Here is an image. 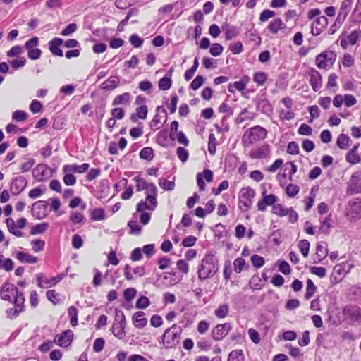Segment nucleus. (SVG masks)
I'll list each match as a JSON object with an SVG mask.
<instances>
[{"label": "nucleus", "mask_w": 361, "mask_h": 361, "mask_svg": "<svg viewBox=\"0 0 361 361\" xmlns=\"http://www.w3.org/2000/svg\"><path fill=\"white\" fill-rule=\"evenodd\" d=\"M120 79L117 75L109 77L100 85V88L104 90H112L119 85Z\"/></svg>", "instance_id": "bb28decb"}, {"label": "nucleus", "mask_w": 361, "mask_h": 361, "mask_svg": "<svg viewBox=\"0 0 361 361\" xmlns=\"http://www.w3.org/2000/svg\"><path fill=\"white\" fill-rule=\"evenodd\" d=\"M255 195V190L250 187L241 189L238 196L239 209L244 212L249 210L252 204Z\"/></svg>", "instance_id": "39448f33"}, {"label": "nucleus", "mask_w": 361, "mask_h": 361, "mask_svg": "<svg viewBox=\"0 0 361 361\" xmlns=\"http://www.w3.org/2000/svg\"><path fill=\"white\" fill-rule=\"evenodd\" d=\"M336 59V54L331 50H326L317 56L315 63L320 69L331 67Z\"/></svg>", "instance_id": "423d86ee"}, {"label": "nucleus", "mask_w": 361, "mask_h": 361, "mask_svg": "<svg viewBox=\"0 0 361 361\" xmlns=\"http://www.w3.org/2000/svg\"><path fill=\"white\" fill-rule=\"evenodd\" d=\"M267 80V75L264 72H256L253 75V80L258 85H263Z\"/></svg>", "instance_id": "5fc2aeb1"}, {"label": "nucleus", "mask_w": 361, "mask_h": 361, "mask_svg": "<svg viewBox=\"0 0 361 361\" xmlns=\"http://www.w3.org/2000/svg\"><path fill=\"white\" fill-rule=\"evenodd\" d=\"M327 25V18L324 16H319L316 18L312 25L311 32L313 35L317 36L322 32V30L326 27Z\"/></svg>", "instance_id": "4be33fe9"}, {"label": "nucleus", "mask_w": 361, "mask_h": 361, "mask_svg": "<svg viewBox=\"0 0 361 361\" xmlns=\"http://www.w3.org/2000/svg\"><path fill=\"white\" fill-rule=\"evenodd\" d=\"M66 170L68 171V172H73V173H83L86 172L90 165L89 164L84 163L81 165L78 164H66Z\"/></svg>", "instance_id": "f704fd0d"}, {"label": "nucleus", "mask_w": 361, "mask_h": 361, "mask_svg": "<svg viewBox=\"0 0 361 361\" xmlns=\"http://www.w3.org/2000/svg\"><path fill=\"white\" fill-rule=\"evenodd\" d=\"M267 136V130L261 126L257 125L247 129L242 138L243 146L247 147L261 140Z\"/></svg>", "instance_id": "7ed1b4c3"}, {"label": "nucleus", "mask_w": 361, "mask_h": 361, "mask_svg": "<svg viewBox=\"0 0 361 361\" xmlns=\"http://www.w3.org/2000/svg\"><path fill=\"white\" fill-rule=\"evenodd\" d=\"M37 286L40 288H48L56 286L52 282V278L47 279L44 277L42 274L37 275Z\"/></svg>", "instance_id": "4c0bfd02"}, {"label": "nucleus", "mask_w": 361, "mask_h": 361, "mask_svg": "<svg viewBox=\"0 0 361 361\" xmlns=\"http://www.w3.org/2000/svg\"><path fill=\"white\" fill-rule=\"evenodd\" d=\"M38 44V37H34L27 41L25 44V47L27 50V56L32 60H37L39 59L42 55V51L37 48Z\"/></svg>", "instance_id": "9b49d317"}, {"label": "nucleus", "mask_w": 361, "mask_h": 361, "mask_svg": "<svg viewBox=\"0 0 361 361\" xmlns=\"http://www.w3.org/2000/svg\"><path fill=\"white\" fill-rule=\"evenodd\" d=\"M353 4V0H343L341 4L337 16L345 20L351 10Z\"/></svg>", "instance_id": "7c9ffc66"}, {"label": "nucleus", "mask_w": 361, "mask_h": 361, "mask_svg": "<svg viewBox=\"0 0 361 361\" xmlns=\"http://www.w3.org/2000/svg\"><path fill=\"white\" fill-rule=\"evenodd\" d=\"M228 361H244V355L242 350H232L228 356Z\"/></svg>", "instance_id": "3c124183"}, {"label": "nucleus", "mask_w": 361, "mask_h": 361, "mask_svg": "<svg viewBox=\"0 0 361 361\" xmlns=\"http://www.w3.org/2000/svg\"><path fill=\"white\" fill-rule=\"evenodd\" d=\"M63 43V40L59 37H55L49 42V49L51 53L54 56H63V51L60 46Z\"/></svg>", "instance_id": "a878e982"}, {"label": "nucleus", "mask_w": 361, "mask_h": 361, "mask_svg": "<svg viewBox=\"0 0 361 361\" xmlns=\"http://www.w3.org/2000/svg\"><path fill=\"white\" fill-rule=\"evenodd\" d=\"M148 113V109L146 105H142L140 107L136 108L135 114H133L130 116V120L133 122L137 121L138 118L145 119Z\"/></svg>", "instance_id": "72a5a7b5"}, {"label": "nucleus", "mask_w": 361, "mask_h": 361, "mask_svg": "<svg viewBox=\"0 0 361 361\" xmlns=\"http://www.w3.org/2000/svg\"><path fill=\"white\" fill-rule=\"evenodd\" d=\"M150 305L149 298L146 296H141L136 302V307L138 309H145Z\"/></svg>", "instance_id": "774afa93"}, {"label": "nucleus", "mask_w": 361, "mask_h": 361, "mask_svg": "<svg viewBox=\"0 0 361 361\" xmlns=\"http://www.w3.org/2000/svg\"><path fill=\"white\" fill-rule=\"evenodd\" d=\"M350 138L345 134H340L336 140V145L341 149H346L349 146Z\"/></svg>", "instance_id": "ea45409f"}, {"label": "nucleus", "mask_w": 361, "mask_h": 361, "mask_svg": "<svg viewBox=\"0 0 361 361\" xmlns=\"http://www.w3.org/2000/svg\"><path fill=\"white\" fill-rule=\"evenodd\" d=\"M132 100V95L130 92H124L114 97L112 101L113 106L128 105Z\"/></svg>", "instance_id": "c756f323"}, {"label": "nucleus", "mask_w": 361, "mask_h": 361, "mask_svg": "<svg viewBox=\"0 0 361 361\" xmlns=\"http://www.w3.org/2000/svg\"><path fill=\"white\" fill-rule=\"evenodd\" d=\"M105 213L104 209L101 208L94 209L91 212L90 219L92 221H101L105 219Z\"/></svg>", "instance_id": "603ef678"}, {"label": "nucleus", "mask_w": 361, "mask_h": 361, "mask_svg": "<svg viewBox=\"0 0 361 361\" xmlns=\"http://www.w3.org/2000/svg\"><path fill=\"white\" fill-rule=\"evenodd\" d=\"M171 74L169 77L164 76L161 78L159 81L158 86L161 90H168L171 88L172 85V80L171 79Z\"/></svg>", "instance_id": "09e8293b"}, {"label": "nucleus", "mask_w": 361, "mask_h": 361, "mask_svg": "<svg viewBox=\"0 0 361 361\" xmlns=\"http://www.w3.org/2000/svg\"><path fill=\"white\" fill-rule=\"evenodd\" d=\"M361 37V30H353L350 34L347 32H343L338 38L340 41V45L343 49H346L348 45H355Z\"/></svg>", "instance_id": "0eeeda50"}, {"label": "nucleus", "mask_w": 361, "mask_h": 361, "mask_svg": "<svg viewBox=\"0 0 361 361\" xmlns=\"http://www.w3.org/2000/svg\"><path fill=\"white\" fill-rule=\"evenodd\" d=\"M132 320L135 326L138 329L144 328L147 323V319L145 317V314L142 311L136 312L133 314Z\"/></svg>", "instance_id": "cd10ccee"}, {"label": "nucleus", "mask_w": 361, "mask_h": 361, "mask_svg": "<svg viewBox=\"0 0 361 361\" xmlns=\"http://www.w3.org/2000/svg\"><path fill=\"white\" fill-rule=\"evenodd\" d=\"M128 226H129L130 229V233L135 234V235H139L141 232V226L138 224L137 221L135 220H130L128 223Z\"/></svg>", "instance_id": "0e129e2a"}, {"label": "nucleus", "mask_w": 361, "mask_h": 361, "mask_svg": "<svg viewBox=\"0 0 361 361\" xmlns=\"http://www.w3.org/2000/svg\"><path fill=\"white\" fill-rule=\"evenodd\" d=\"M78 309L74 306L69 307L68 310V314L70 317V323L72 326H75L78 324Z\"/></svg>", "instance_id": "8fccbe9b"}, {"label": "nucleus", "mask_w": 361, "mask_h": 361, "mask_svg": "<svg viewBox=\"0 0 361 361\" xmlns=\"http://www.w3.org/2000/svg\"><path fill=\"white\" fill-rule=\"evenodd\" d=\"M345 316L354 322H361V308L355 305H347L343 308Z\"/></svg>", "instance_id": "a211bd4d"}, {"label": "nucleus", "mask_w": 361, "mask_h": 361, "mask_svg": "<svg viewBox=\"0 0 361 361\" xmlns=\"http://www.w3.org/2000/svg\"><path fill=\"white\" fill-rule=\"evenodd\" d=\"M317 290V286L314 284L313 281L308 279L307 281L306 291L305 298L306 300L310 299Z\"/></svg>", "instance_id": "a18cd8bd"}, {"label": "nucleus", "mask_w": 361, "mask_h": 361, "mask_svg": "<svg viewBox=\"0 0 361 361\" xmlns=\"http://www.w3.org/2000/svg\"><path fill=\"white\" fill-rule=\"evenodd\" d=\"M286 28V25L283 23L282 20L280 18H277L271 20L269 25L267 26V29L272 34H277L279 30H284Z\"/></svg>", "instance_id": "2f4dec72"}, {"label": "nucleus", "mask_w": 361, "mask_h": 361, "mask_svg": "<svg viewBox=\"0 0 361 361\" xmlns=\"http://www.w3.org/2000/svg\"><path fill=\"white\" fill-rule=\"evenodd\" d=\"M66 165H64L62 169V171L63 173V181L64 184L68 186L74 185L76 183V178L73 174V172H68L66 170Z\"/></svg>", "instance_id": "c9c22d12"}, {"label": "nucleus", "mask_w": 361, "mask_h": 361, "mask_svg": "<svg viewBox=\"0 0 361 361\" xmlns=\"http://www.w3.org/2000/svg\"><path fill=\"white\" fill-rule=\"evenodd\" d=\"M353 265L348 261L343 262L334 266L333 269V275H338L341 280L343 276L350 272Z\"/></svg>", "instance_id": "5701e85b"}, {"label": "nucleus", "mask_w": 361, "mask_h": 361, "mask_svg": "<svg viewBox=\"0 0 361 361\" xmlns=\"http://www.w3.org/2000/svg\"><path fill=\"white\" fill-rule=\"evenodd\" d=\"M229 313V305L228 304H222L214 310V315L219 319L225 318Z\"/></svg>", "instance_id": "a19ab883"}, {"label": "nucleus", "mask_w": 361, "mask_h": 361, "mask_svg": "<svg viewBox=\"0 0 361 361\" xmlns=\"http://www.w3.org/2000/svg\"><path fill=\"white\" fill-rule=\"evenodd\" d=\"M246 265L245 260L241 257L236 258L233 262V269L236 273H240Z\"/></svg>", "instance_id": "13d9d810"}, {"label": "nucleus", "mask_w": 361, "mask_h": 361, "mask_svg": "<svg viewBox=\"0 0 361 361\" xmlns=\"http://www.w3.org/2000/svg\"><path fill=\"white\" fill-rule=\"evenodd\" d=\"M353 217L361 218V199L355 198L348 202Z\"/></svg>", "instance_id": "c85d7f7f"}, {"label": "nucleus", "mask_w": 361, "mask_h": 361, "mask_svg": "<svg viewBox=\"0 0 361 361\" xmlns=\"http://www.w3.org/2000/svg\"><path fill=\"white\" fill-rule=\"evenodd\" d=\"M136 183L137 191L145 190V200L140 201L136 206L137 212H142L146 209L154 211L157 207V188L154 183H148L144 178L137 176L133 178Z\"/></svg>", "instance_id": "f257e3e1"}, {"label": "nucleus", "mask_w": 361, "mask_h": 361, "mask_svg": "<svg viewBox=\"0 0 361 361\" xmlns=\"http://www.w3.org/2000/svg\"><path fill=\"white\" fill-rule=\"evenodd\" d=\"M126 324L113 323L111 331L113 334L118 338L122 339L126 336L125 332Z\"/></svg>", "instance_id": "58836bf2"}, {"label": "nucleus", "mask_w": 361, "mask_h": 361, "mask_svg": "<svg viewBox=\"0 0 361 361\" xmlns=\"http://www.w3.org/2000/svg\"><path fill=\"white\" fill-rule=\"evenodd\" d=\"M168 133L166 130H161L157 135V142L163 147L167 145Z\"/></svg>", "instance_id": "052dcab7"}, {"label": "nucleus", "mask_w": 361, "mask_h": 361, "mask_svg": "<svg viewBox=\"0 0 361 361\" xmlns=\"http://www.w3.org/2000/svg\"><path fill=\"white\" fill-rule=\"evenodd\" d=\"M251 262L253 267L259 269L264 264L265 260L262 256L254 255L251 257Z\"/></svg>", "instance_id": "338daca9"}, {"label": "nucleus", "mask_w": 361, "mask_h": 361, "mask_svg": "<svg viewBox=\"0 0 361 361\" xmlns=\"http://www.w3.org/2000/svg\"><path fill=\"white\" fill-rule=\"evenodd\" d=\"M129 42L135 48H139L142 46L144 40L137 34H133L129 37Z\"/></svg>", "instance_id": "4d7b16f0"}, {"label": "nucleus", "mask_w": 361, "mask_h": 361, "mask_svg": "<svg viewBox=\"0 0 361 361\" xmlns=\"http://www.w3.org/2000/svg\"><path fill=\"white\" fill-rule=\"evenodd\" d=\"M27 183V180L23 176L13 178L11 185L13 193L19 194L25 188Z\"/></svg>", "instance_id": "b1692460"}, {"label": "nucleus", "mask_w": 361, "mask_h": 361, "mask_svg": "<svg viewBox=\"0 0 361 361\" xmlns=\"http://www.w3.org/2000/svg\"><path fill=\"white\" fill-rule=\"evenodd\" d=\"M182 330L177 324L165 330L161 336L162 345L166 348H172L176 346L180 341Z\"/></svg>", "instance_id": "20e7f679"}, {"label": "nucleus", "mask_w": 361, "mask_h": 361, "mask_svg": "<svg viewBox=\"0 0 361 361\" xmlns=\"http://www.w3.org/2000/svg\"><path fill=\"white\" fill-rule=\"evenodd\" d=\"M218 264L214 255L206 254L198 269V278L201 281L212 277L218 271Z\"/></svg>", "instance_id": "f03ea898"}, {"label": "nucleus", "mask_w": 361, "mask_h": 361, "mask_svg": "<svg viewBox=\"0 0 361 361\" xmlns=\"http://www.w3.org/2000/svg\"><path fill=\"white\" fill-rule=\"evenodd\" d=\"M13 269V262L10 258H5L4 255H0V269L6 271H11Z\"/></svg>", "instance_id": "79ce46f5"}, {"label": "nucleus", "mask_w": 361, "mask_h": 361, "mask_svg": "<svg viewBox=\"0 0 361 361\" xmlns=\"http://www.w3.org/2000/svg\"><path fill=\"white\" fill-rule=\"evenodd\" d=\"M345 159L350 164H357L361 161L358 152H348L345 155Z\"/></svg>", "instance_id": "864d4df0"}, {"label": "nucleus", "mask_w": 361, "mask_h": 361, "mask_svg": "<svg viewBox=\"0 0 361 361\" xmlns=\"http://www.w3.org/2000/svg\"><path fill=\"white\" fill-rule=\"evenodd\" d=\"M221 30L225 33L226 39L231 40L240 35V29L238 27L224 23L221 25Z\"/></svg>", "instance_id": "412c9836"}, {"label": "nucleus", "mask_w": 361, "mask_h": 361, "mask_svg": "<svg viewBox=\"0 0 361 361\" xmlns=\"http://www.w3.org/2000/svg\"><path fill=\"white\" fill-rule=\"evenodd\" d=\"M271 149L268 144H263L250 150L249 156L252 159H266L271 157Z\"/></svg>", "instance_id": "1a4fd4ad"}, {"label": "nucleus", "mask_w": 361, "mask_h": 361, "mask_svg": "<svg viewBox=\"0 0 361 361\" xmlns=\"http://www.w3.org/2000/svg\"><path fill=\"white\" fill-rule=\"evenodd\" d=\"M348 192L350 194L361 193V171L353 173L348 186Z\"/></svg>", "instance_id": "2eb2a0df"}, {"label": "nucleus", "mask_w": 361, "mask_h": 361, "mask_svg": "<svg viewBox=\"0 0 361 361\" xmlns=\"http://www.w3.org/2000/svg\"><path fill=\"white\" fill-rule=\"evenodd\" d=\"M344 21H345L344 19L341 18V17L337 16L334 23L329 29L328 33L329 35H334L341 27V26L342 25V24Z\"/></svg>", "instance_id": "680f3d73"}, {"label": "nucleus", "mask_w": 361, "mask_h": 361, "mask_svg": "<svg viewBox=\"0 0 361 361\" xmlns=\"http://www.w3.org/2000/svg\"><path fill=\"white\" fill-rule=\"evenodd\" d=\"M19 292L18 288L13 283L6 281L1 288L0 296L4 300L12 302L13 297Z\"/></svg>", "instance_id": "9d476101"}, {"label": "nucleus", "mask_w": 361, "mask_h": 361, "mask_svg": "<svg viewBox=\"0 0 361 361\" xmlns=\"http://www.w3.org/2000/svg\"><path fill=\"white\" fill-rule=\"evenodd\" d=\"M159 186L163 188L164 190L171 191L173 190L175 188V183L172 180H168L164 178H160L159 180Z\"/></svg>", "instance_id": "6e6d98bb"}, {"label": "nucleus", "mask_w": 361, "mask_h": 361, "mask_svg": "<svg viewBox=\"0 0 361 361\" xmlns=\"http://www.w3.org/2000/svg\"><path fill=\"white\" fill-rule=\"evenodd\" d=\"M73 338V332L71 330H66L57 336L54 342L61 347H68L71 345Z\"/></svg>", "instance_id": "6ab92c4d"}, {"label": "nucleus", "mask_w": 361, "mask_h": 361, "mask_svg": "<svg viewBox=\"0 0 361 361\" xmlns=\"http://www.w3.org/2000/svg\"><path fill=\"white\" fill-rule=\"evenodd\" d=\"M140 157L142 159L150 161L154 158V151L152 147H145L140 152Z\"/></svg>", "instance_id": "49530a36"}, {"label": "nucleus", "mask_w": 361, "mask_h": 361, "mask_svg": "<svg viewBox=\"0 0 361 361\" xmlns=\"http://www.w3.org/2000/svg\"><path fill=\"white\" fill-rule=\"evenodd\" d=\"M310 247V243L307 240H302L299 242L298 247L304 257H307L308 256Z\"/></svg>", "instance_id": "bf43d9fd"}, {"label": "nucleus", "mask_w": 361, "mask_h": 361, "mask_svg": "<svg viewBox=\"0 0 361 361\" xmlns=\"http://www.w3.org/2000/svg\"><path fill=\"white\" fill-rule=\"evenodd\" d=\"M27 224V220L24 217H21L18 219L16 222L9 217L6 220V224L8 231L16 237H23V233L20 231L25 228Z\"/></svg>", "instance_id": "6e6552de"}, {"label": "nucleus", "mask_w": 361, "mask_h": 361, "mask_svg": "<svg viewBox=\"0 0 361 361\" xmlns=\"http://www.w3.org/2000/svg\"><path fill=\"white\" fill-rule=\"evenodd\" d=\"M32 176L37 181H44L51 176V169L46 164H38L32 170Z\"/></svg>", "instance_id": "f8f14e48"}, {"label": "nucleus", "mask_w": 361, "mask_h": 361, "mask_svg": "<svg viewBox=\"0 0 361 361\" xmlns=\"http://www.w3.org/2000/svg\"><path fill=\"white\" fill-rule=\"evenodd\" d=\"M271 212L278 216L282 217L287 216L288 213V209L284 207L281 204H276L275 205H273Z\"/></svg>", "instance_id": "de8ad7c7"}, {"label": "nucleus", "mask_w": 361, "mask_h": 361, "mask_svg": "<svg viewBox=\"0 0 361 361\" xmlns=\"http://www.w3.org/2000/svg\"><path fill=\"white\" fill-rule=\"evenodd\" d=\"M309 82L314 92L319 91L322 87V77L320 73L314 68L308 71Z\"/></svg>", "instance_id": "dca6fc26"}, {"label": "nucleus", "mask_w": 361, "mask_h": 361, "mask_svg": "<svg viewBox=\"0 0 361 361\" xmlns=\"http://www.w3.org/2000/svg\"><path fill=\"white\" fill-rule=\"evenodd\" d=\"M331 215L329 214L326 217L320 219V230L322 233H328L331 227Z\"/></svg>", "instance_id": "c03bdc74"}, {"label": "nucleus", "mask_w": 361, "mask_h": 361, "mask_svg": "<svg viewBox=\"0 0 361 361\" xmlns=\"http://www.w3.org/2000/svg\"><path fill=\"white\" fill-rule=\"evenodd\" d=\"M250 81V78L248 75H243L240 80L235 81L233 83H230L228 85V90L231 93H234L235 90L239 92L243 91L247 85Z\"/></svg>", "instance_id": "aec40b11"}, {"label": "nucleus", "mask_w": 361, "mask_h": 361, "mask_svg": "<svg viewBox=\"0 0 361 361\" xmlns=\"http://www.w3.org/2000/svg\"><path fill=\"white\" fill-rule=\"evenodd\" d=\"M16 258L23 263L35 264L37 262V257L28 252L19 251L16 254Z\"/></svg>", "instance_id": "473e14b6"}, {"label": "nucleus", "mask_w": 361, "mask_h": 361, "mask_svg": "<svg viewBox=\"0 0 361 361\" xmlns=\"http://www.w3.org/2000/svg\"><path fill=\"white\" fill-rule=\"evenodd\" d=\"M32 214L37 219H42L49 214L48 204L45 201H37L32 207Z\"/></svg>", "instance_id": "ddd939ff"}, {"label": "nucleus", "mask_w": 361, "mask_h": 361, "mask_svg": "<svg viewBox=\"0 0 361 361\" xmlns=\"http://www.w3.org/2000/svg\"><path fill=\"white\" fill-rule=\"evenodd\" d=\"M328 255L327 243L326 242H320L317 244L316 248L314 263H318L324 259Z\"/></svg>", "instance_id": "393cba45"}, {"label": "nucleus", "mask_w": 361, "mask_h": 361, "mask_svg": "<svg viewBox=\"0 0 361 361\" xmlns=\"http://www.w3.org/2000/svg\"><path fill=\"white\" fill-rule=\"evenodd\" d=\"M262 200H259L257 204V209L259 211L264 212L266 210L267 206H272L276 204L278 197L273 194L267 195L266 190L262 192Z\"/></svg>", "instance_id": "f3484780"}, {"label": "nucleus", "mask_w": 361, "mask_h": 361, "mask_svg": "<svg viewBox=\"0 0 361 361\" xmlns=\"http://www.w3.org/2000/svg\"><path fill=\"white\" fill-rule=\"evenodd\" d=\"M49 226L47 222L37 224L31 228L30 234L37 235L43 233L49 228Z\"/></svg>", "instance_id": "37998d69"}, {"label": "nucleus", "mask_w": 361, "mask_h": 361, "mask_svg": "<svg viewBox=\"0 0 361 361\" xmlns=\"http://www.w3.org/2000/svg\"><path fill=\"white\" fill-rule=\"evenodd\" d=\"M231 329L232 326L230 323L217 324L212 329V337L215 341H221L227 336Z\"/></svg>", "instance_id": "4468645a"}, {"label": "nucleus", "mask_w": 361, "mask_h": 361, "mask_svg": "<svg viewBox=\"0 0 361 361\" xmlns=\"http://www.w3.org/2000/svg\"><path fill=\"white\" fill-rule=\"evenodd\" d=\"M300 190V188L297 185L289 184L286 188V193L290 197H295Z\"/></svg>", "instance_id": "69168bd1"}, {"label": "nucleus", "mask_w": 361, "mask_h": 361, "mask_svg": "<svg viewBox=\"0 0 361 361\" xmlns=\"http://www.w3.org/2000/svg\"><path fill=\"white\" fill-rule=\"evenodd\" d=\"M216 140L214 134L210 133L208 141V151L212 155H214L216 152Z\"/></svg>", "instance_id": "e2e57ef3"}, {"label": "nucleus", "mask_w": 361, "mask_h": 361, "mask_svg": "<svg viewBox=\"0 0 361 361\" xmlns=\"http://www.w3.org/2000/svg\"><path fill=\"white\" fill-rule=\"evenodd\" d=\"M25 297L23 293L20 291L12 300V302L15 307L19 309L20 311H25Z\"/></svg>", "instance_id": "e433bc0d"}]
</instances>
